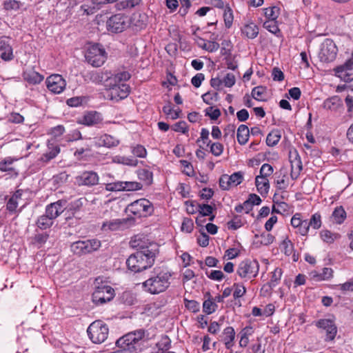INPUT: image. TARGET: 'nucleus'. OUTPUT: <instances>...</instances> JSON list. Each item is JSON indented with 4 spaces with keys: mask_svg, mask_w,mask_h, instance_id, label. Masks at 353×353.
I'll list each match as a JSON object with an SVG mask.
<instances>
[{
    "mask_svg": "<svg viewBox=\"0 0 353 353\" xmlns=\"http://www.w3.org/2000/svg\"><path fill=\"white\" fill-rule=\"evenodd\" d=\"M130 244L138 250L127 259L128 269L134 272H139L150 268L159 253V245L148 240L143 241L137 236L130 241Z\"/></svg>",
    "mask_w": 353,
    "mask_h": 353,
    "instance_id": "f257e3e1",
    "label": "nucleus"
},
{
    "mask_svg": "<svg viewBox=\"0 0 353 353\" xmlns=\"http://www.w3.org/2000/svg\"><path fill=\"white\" fill-rule=\"evenodd\" d=\"M172 274L166 269L156 268L149 278L143 283L144 290L151 294H158L165 292L170 285Z\"/></svg>",
    "mask_w": 353,
    "mask_h": 353,
    "instance_id": "f03ea898",
    "label": "nucleus"
},
{
    "mask_svg": "<svg viewBox=\"0 0 353 353\" xmlns=\"http://www.w3.org/2000/svg\"><path fill=\"white\" fill-rule=\"evenodd\" d=\"M148 341V334L143 329H139L129 332L119 338L116 345L123 352H141L144 347V344Z\"/></svg>",
    "mask_w": 353,
    "mask_h": 353,
    "instance_id": "7ed1b4c3",
    "label": "nucleus"
},
{
    "mask_svg": "<svg viewBox=\"0 0 353 353\" xmlns=\"http://www.w3.org/2000/svg\"><path fill=\"white\" fill-rule=\"evenodd\" d=\"M114 289L107 285L102 283L100 278L95 279V290L92 294V301L97 305H102L110 301L114 297Z\"/></svg>",
    "mask_w": 353,
    "mask_h": 353,
    "instance_id": "20e7f679",
    "label": "nucleus"
},
{
    "mask_svg": "<svg viewBox=\"0 0 353 353\" xmlns=\"http://www.w3.org/2000/svg\"><path fill=\"white\" fill-rule=\"evenodd\" d=\"M259 271V263L256 260L245 259L241 261L236 268V274L245 281L256 277Z\"/></svg>",
    "mask_w": 353,
    "mask_h": 353,
    "instance_id": "39448f33",
    "label": "nucleus"
},
{
    "mask_svg": "<svg viewBox=\"0 0 353 353\" xmlns=\"http://www.w3.org/2000/svg\"><path fill=\"white\" fill-rule=\"evenodd\" d=\"M88 335L94 343H101L108 338L109 329L102 321L92 322L87 330Z\"/></svg>",
    "mask_w": 353,
    "mask_h": 353,
    "instance_id": "423d86ee",
    "label": "nucleus"
},
{
    "mask_svg": "<svg viewBox=\"0 0 353 353\" xmlns=\"http://www.w3.org/2000/svg\"><path fill=\"white\" fill-rule=\"evenodd\" d=\"M85 57L86 61L92 66L100 67L105 62L107 54L101 46L95 43L88 48Z\"/></svg>",
    "mask_w": 353,
    "mask_h": 353,
    "instance_id": "0eeeda50",
    "label": "nucleus"
},
{
    "mask_svg": "<svg viewBox=\"0 0 353 353\" xmlns=\"http://www.w3.org/2000/svg\"><path fill=\"white\" fill-rule=\"evenodd\" d=\"M105 86L107 87L106 98L115 102L125 99L130 92V86L126 83L107 82Z\"/></svg>",
    "mask_w": 353,
    "mask_h": 353,
    "instance_id": "6e6552de",
    "label": "nucleus"
},
{
    "mask_svg": "<svg viewBox=\"0 0 353 353\" xmlns=\"http://www.w3.org/2000/svg\"><path fill=\"white\" fill-rule=\"evenodd\" d=\"M127 210L137 217H145L152 214L154 207L149 200L140 199L129 204Z\"/></svg>",
    "mask_w": 353,
    "mask_h": 353,
    "instance_id": "1a4fd4ad",
    "label": "nucleus"
},
{
    "mask_svg": "<svg viewBox=\"0 0 353 353\" xmlns=\"http://www.w3.org/2000/svg\"><path fill=\"white\" fill-rule=\"evenodd\" d=\"M101 247V241L96 239L74 242L70 245L71 251L77 255H82L97 250Z\"/></svg>",
    "mask_w": 353,
    "mask_h": 353,
    "instance_id": "9d476101",
    "label": "nucleus"
},
{
    "mask_svg": "<svg viewBox=\"0 0 353 353\" xmlns=\"http://www.w3.org/2000/svg\"><path fill=\"white\" fill-rule=\"evenodd\" d=\"M337 51V47L334 41L326 39L321 45L318 56L321 62L329 63L335 59Z\"/></svg>",
    "mask_w": 353,
    "mask_h": 353,
    "instance_id": "9b49d317",
    "label": "nucleus"
},
{
    "mask_svg": "<svg viewBox=\"0 0 353 353\" xmlns=\"http://www.w3.org/2000/svg\"><path fill=\"white\" fill-rule=\"evenodd\" d=\"M129 26L128 17L123 14L111 16L106 21L107 30L113 33L121 32Z\"/></svg>",
    "mask_w": 353,
    "mask_h": 353,
    "instance_id": "f8f14e48",
    "label": "nucleus"
},
{
    "mask_svg": "<svg viewBox=\"0 0 353 353\" xmlns=\"http://www.w3.org/2000/svg\"><path fill=\"white\" fill-rule=\"evenodd\" d=\"M314 323L318 328L325 332V341H332L334 340L337 334V327L333 320L321 319L316 321Z\"/></svg>",
    "mask_w": 353,
    "mask_h": 353,
    "instance_id": "ddd939ff",
    "label": "nucleus"
},
{
    "mask_svg": "<svg viewBox=\"0 0 353 353\" xmlns=\"http://www.w3.org/2000/svg\"><path fill=\"white\" fill-rule=\"evenodd\" d=\"M47 88L54 94H60L65 88L66 81L59 74H51L46 80Z\"/></svg>",
    "mask_w": 353,
    "mask_h": 353,
    "instance_id": "4468645a",
    "label": "nucleus"
},
{
    "mask_svg": "<svg viewBox=\"0 0 353 353\" xmlns=\"http://www.w3.org/2000/svg\"><path fill=\"white\" fill-rule=\"evenodd\" d=\"M90 146L113 148L119 144V140L110 134H103L98 137L90 139Z\"/></svg>",
    "mask_w": 353,
    "mask_h": 353,
    "instance_id": "2eb2a0df",
    "label": "nucleus"
},
{
    "mask_svg": "<svg viewBox=\"0 0 353 353\" xmlns=\"http://www.w3.org/2000/svg\"><path fill=\"white\" fill-rule=\"evenodd\" d=\"M99 177L94 171H85L76 177L79 185L93 186L99 183Z\"/></svg>",
    "mask_w": 353,
    "mask_h": 353,
    "instance_id": "dca6fc26",
    "label": "nucleus"
},
{
    "mask_svg": "<svg viewBox=\"0 0 353 353\" xmlns=\"http://www.w3.org/2000/svg\"><path fill=\"white\" fill-rule=\"evenodd\" d=\"M336 72L344 81L347 82L353 80V53L351 58L344 65L336 69Z\"/></svg>",
    "mask_w": 353,
    "mask_h": 353,
    "instance_id": "f3484780",
    "label": "nucleus"
},
{
    "mask_svg": "<svg viewBox=\"0 0 353 353\" xmlns=\"http://www.w3.org/2000/svg\"><path fill=\"white\" fill-rule=\"evenodd\" d=\"M102 121L103 117L101 113L97 111H90L85 112L77 122L84 125L92 126L101 123Z\"/></svg>",
    "mask_w": 353,
    "mask_h": 353,
    "instance_id": "a211bd4d",
    "label": "nucleus"
},
{
    "mask_svg": "<svg viewBox=\"0 0 353 353\" xmlns=\"http://www.w3.org/2000/svg\"><path fill=\"white\" fill-rule=\"evenodd\" d=\"M65 201H57L46 206V214L52 220L57 218L65 209Z\"/></svg>",
    "mask_w": 353,
    "mask_h": 353,
    "instance_id": "6ab92c4d",
    "label": "nucleus"
},
{
    "mask_svg": "<svg viewBox=\"0 0 353 353\" xmlns=\"http://www.w3.org/2000/svg\"><path fill=\"white\" fill-rule=\"evenodd\" d=\"M310 279L316 282L329 280L333 276V270L330 268H323L314 270L309 273Z\"/></svg>",
    "mask_w": 353,
    "mask_h": 353,
    "instance_id": "aec40b11",
    "label": "nucleus"
},
{
    "mask_svg": "<svg viewBox=\"0 0 353 353\" xmlns=\"http://www.w3.org/2000/svg\"><path fill=\"white\" fill-rule=\"evenodd\" d=\"M290 161L291 163L290 176L293 180H295L299 176L300 172L303 168L301 157L296 151H295L294 154H292L290 156Z\"/></svg>",
    "mask_w": 353,
    "mask_h": 353,
    "instance_id": "412c9836",
    "label": "nucleus"
},
{
    "mask_svg": "<svg viewBox=\"0 0 353 353\" xmlns=\"http://www.w3.org/2000/svg\"><path fill=\"white\" fill-rule=\"evenodd\" d=\"M343 106L341 99L338 96L327 98L323 101V108L325 110L336 112Z\"/></svg>",
    "mask_w": 353,
    "mask_h": 353,
    "instance_id": "4be33fe9",
    "label": "nucleus"
},
{
    "mask_svg": "<svg viewBox=\"0 0 353 353\" xmlns=\"http://www.w3.org/2000/svg\"><path fill=\"white\" fill-rule=\"evenodd\" d=\"M0 57L3 61H9L13 59L12 48L4 38L0 39Z\"/></svg>",
    "mask_w": 353,
    "mask_h": 353,
    "instance_id": "5701e85b",
    "label": "nucleus"
},
{
    "mask_svg": "<svg viewBox=\"0 0 353 353\" xmlns=\"http://www.w3.org/2000/svg\"><path fill=\"white\" fill-rule=\"evenodd\" d=\"M22 76L26 81L32 85L39 84L44 79L43 75L33 70H26Z\"/></svg>",
    "mask_w": 353,
    "mask_h": 353,
    "instance_id": "b1692460",
    "label": "nucleus"
},
{
    "mask_svg": "<svg viewBox=\"0 0 353 353\" xmlns=\"http://www.w3.org/2000/svg\"><path fill=\"white\" fill-rule=\"evenodd\" d=\"M243 36L249 39H255L259 34V27L254 22L245 23L241 28Z\"/></svg>",
    "mask_w": 353,
    "mask_h": 353,
    "instance_id": "393cba45",
    "label": "nucleus"
},
{
    "mask_svg": "<svg viewBox=\"0 0 353 353\" xmlns=\"http://www.w3.org/2000/svg\"><path fill=\"white\" fill-rule=\"evenodd\" d=\"M255 185L257 191L262 196L268 194L270 187L268 179L257 175L255 178Z\"/></svg>",
    "mask_w": 353,
    "mask_h": 353,
    "instance_id": "a878e982",
    "label": "nucleus"
},
{
    "mask_svg": "<svg viewBox=\"0 0 353 353\" xmlns=\"http://www.w3.org/2000/svg\"><path fill=\"white\" fill-rule=\"evenodd\" d=\"M223 341L225 344V348L231 350L234 345V341L235 339V331L232 327H227L223 332Z\"/></svg>",
    "mask_w": 353,
    "mask_h": 353,
    "instance_id": "bb28decb",
    "label": "nucleus"
},
{
    "mask_svg": "<svg viewBox=\"0 0 353 353\" xmlns=\"http://www.w3.org/2000/svg\"><path fill=\"white\" fill-rule=\"evenodd\" d=\"M254 330L252 326H246L243 328L239 333V346L241 347H245L249 343V337L252 336Z\"/></svg>",
    "mask_w": 353,
    "mask_h": 353,
    "instance_id": "cd10ccee",
    "label": "nucleus"
},
{
    "mask_svg": "<svg viewBox=\"0 0 353 353\" xmlns=\"http://www.w3.org/2000/svg\"><path fill=\"white\" fill-rule=\"evenodd\" d=\"M250 136V130L247 125L241 124L239 126L237 129V141L240 145H245L248 139Z\"/></svg>",
    "mask_w": 353,
    "mask_h": 353,
    "instance_id": "c85d7f7f",
    "label": "nucleus"
},
{
    "mask_svg": "<svg viewBox=\"0 0 353 353\" xmlns=\"http://www.w3.org/2000/svg\"><path fill=\"white\" fill-rule=\"evenodd\" d=\"M131 75L128 72L122 71L111 75L107 76V82H112L114 83H123V81H126L130 79Z\"/></svg>",
    "mask_w": 353,
    "mask_h": 353,
    "instance_id": "c756f323",
    "label": "nucleus"
},
{
    "mask_svg": "<svg viewBox=\"0 0 353 353\" xmlns=\"http://www.w3.org/2000/svg\"><path fill=\"white\" fill-rule=\"evenodd\" d=\"M112 162L129 166L135 167L138 164V160L132 157L117 155L112 157Z\"/></svg>",
    "mask_w": 353,
    "mask_h": 353,
    "instance_id": "7c9ffc66",
    "label": "nucleus"
},
{
    "mask_svg": "<svg viewBox=\"0 0 353 353\" xmlns=\"http://www.w3.org/2000/svg\"><path fill=\"white\" fill-rule=\"evenodd\" d=\"M282 273V270L281 268H276L272 273L270 281L268 283L262 287V290L265 288H269L270 290H272L275 288L281 279Z\"/></svg>",
    "mask_w": 353,
    "mask_h": 353,
    "instance_id": "2f4dec72",
    "label": "nucleus"
},
{
    "mask_svg": "<svg viewBox=\"0 0 353 353\" xmlns=\"http://www.w3.org/2000/svg\"><path fill=\"white\" fill-rule=\"evenodd\" d=\"M138 178L145 185H150L153 181V174L146 168L139 169L137 172Z\"/></svg>",
    "mask_w": 353,
    "mask_h": 353,
    "instance_id": "473e14b6",
    "label": "nucleus"
},
{
    "mask_svg": "<svg viewBox=\"0 0 353 353\" xmlns=\"http://www.w3.org/2000/svg\"><path fill=\"white\" fill-rule=\"evenodd\" d=\"M263 28L277 37L281 36V30L278 27L276 20H266L263 23Z\"/></svg>",
    "mask_w": 353,
    "mask_h": 353,
    "instance_id": "72a5a7b5",
    "label": "nucleus"
},
{
    "mask_svg": "<svg viewBox=\"0 0 353 353\" xmlns=\"http://www.w3.org/2000/svg\"><path fill=\"white\" fill-rule=\"evenodd\" d=\"M53 224V220L46 213L40 216L37 221V225L41 230H46L50 228Z\"/></svg>",
    "mask_w": 353,
    "mask_h": 353,
    "instance_id": "f704fd0d",
    "label": "nucleus"
},
{
    "mask_svg": "<svg viewBox=\"0 0 353 353\" xmlns=\"http://www.w3.org/2000/svg\"><path fill=\"white\" fill-rule=\"evenodd\" d=\"M281 137V135L279 130H272L267 136L266 143L268 146L273 147L279 142Z\"/></svg>",
    "mask_w": 353,
    "mask_h": 353,
    "instance_id": "c9c22d12",
    "label": "nucleus"
},
{
    "mask_svg": "<svg viewBox=\"0 0 353 353\" xmlns=\"http://www.w3.org/2000/svg\"><path fill=\"white\" fill-rule=\"evenodd\" d=\"M49 234L46 232L38 233L32 238V243L37 248H41L48 241Z\"/></svg>",
    "mask_w": 353,
    "mask_h": 353,
    "instance_id": "e433bc0d",
    "label": "nucleus"
},
{
    "mask_svg": "<svg viewBox=\"0 0 353 353\" xmlns=\"http://www.w3.org/2000/svg\"><path fill=\"white\" fill-rule=\"evenodd\" d=\"M255 239H258L256 243L268 245L273 243L274 236L270 233L263 232L260 235L256 234Z\"/></svg>",
    "mask_w": 353,
    "mask_h": 353,
    "instance_id": "4c0bfd02",
    "label": "nucleus"
},
{
    "mask_svg": "<svg viewBox=\"0 0 353 353\" xmlns=\"http://www.w3.org/2000/svg\"><path fill=\"white\" fill-rule=\"evenodd\" d=\"M346 218V212L342 206L336 208L332 213L333 221L336 223H342Z\"/></svg>",
    "mask_w": 353,
    "mask_h": 353,
    "instance_id": "58836bf2",
    "label": "nucleus"
},
{
    "mask_svg": "<svg viewBox=\"0 0 353 353\" xmlns=\"http://www.w3.org/2000/svg\"><path fill=\"white\" fill-rule=\"evenodd\" d=\"M140 0H123L116 3V8L119 10L131 9L138 5Z\"/></svg>",
    "mask_w": 353,
    "mask_h": 353,
    "instance_id": "ea45409f",
    "label": "nucleus"
},
{
    "mask_svg": "<svg viewBox=\"0 0 353 353\" xmlns=\"http://www.w3.org/2000/svg\"><path fill=\"white\" fill-rule=\"evenodd\" d=\"M22 5L21 1L17 0H5L3 2V9L6 11H17Z\"/></svg>",
    "mask_w": 353,
    "mask_h": 353,
    "instance_id": "a19ab883",
    "label": "nucleus"
},
{
    "mask_svg": "<svg viewBox=\"0 0 353 353\" xmlns=\"http://www.w3.org/2000/svg\"><path fill=\"white\" fill-rule=\"evenodd\" d=\"M264 14L267 20H276L280 14V8L277 6L266 8Z\"/></svg>",
    "mask_w": 353,
    "mask_h": 353,
    "instance_id": "79ce46f5",
    "label": "nucleus"
},
{
    "mask_svg": "<svg viewBox=\"0 0 353 353\" xmlns=\"http://www.w3.org/2000/svg\"><path fill=\"white\" fill-rule=\"evenodd\" d=\"M233 297L235 300L243 297L246 293V288L243 283H234L232 285Z\"/></svg>",
    "mask_w": 353,
    "mask_h": 353,
    "instance_id": "37998d69",
    "label": "nucleus"
},
{
    "mask_svg": "<svg viewBox=\"0 0 353 353\" xmlns=\"http://www.w3.org/2000/svg\"><path fill=\"white\" fill-rule=\"evenodd\" d=\"M223 19L225 26L227 28H230L232 26L234 16L231 8L227 6L224 9Z\"/></svg>",
    "mask_w": 353,
    "mask_h": 353,
    "instance_id": "c03bdc74",
    "label": "nucleus"
},
{
    "mask_svg": "<svg viewBox=\"0 0 353 353\" xmlns=\"http://www.w3.org/2000/svg\"><path fill=\"white\" fill-rule=\"evenodd\" d=\"M217 305L211 299L205 300L203 303V310L208 314H211L216 311Z\"/></svg>",
    "mask_w": 353,
    "mask_h": 353,
    "instance_id": "a18cd8bd",
    "label": "nucleus"
},
{
    "mask_svg": "<svg viewBox=\"0 0 353 353\" xmlns=\"http://www.w3.org/2000/svg\"><path fill=\"white\" fill-rule=\"evenodd\" d=\"M207 145L210 146V152L215 157H219L223 152V145L219 142L212 143L210 141Z\"/></svg>",
    "mask_w": 353,
    "mask_h": 353,
    "instance_id": "49530a36",
    "label": "nucleus"
},
{
    "mask_svg": "<svg viewBox=\"0 0 353 353\" xmlns=\"http://www.w3.org/2000/svg\"><path fill=\"white\" fill-rule=\"evenodd\" d=\"M143 185L137 181H123V191H135L141 190Z\"/></svg>",
    "mask_w": 353,
    "mask_h": 353,
    "instance_id": "de8ad7c7",
    "label": "nucleus"
},
{
    "mask_svg": "<svg viewBox=\"0 0 353 353\" xmlns=\"http://www.w3.org/2000/svg\"><path fill=\"white\" fill-rule=\"evenodd\" d=\"M309 227H312L314 230H317L321 226V217L318 213L314 214L310 221H307Z\"/></svg>",
    "mask_w": 353,
    "mask_h": 353,
    "instance_id": "09e8293b",
    "label": "nucleus"
},
{
    "mask_svg": "<svg viewBox=\"0 0 353 353\" xmlns=\"http://www.w3.org/2000/svg\"><path fill=\"white\" fill-rule=\"evenodd\" d=\"M105 189L109 192L123 191V181H115L105 184Z\"/></svg>",
    "mask_w": 353,
    "mask_h": 353,
    "instance_id": "8fccbe9b",
    "label": "nucleus"
},
{
    "mask_svg": "<svg viewBox=\"0 0 353 353\" xmlns=\"http://www.w3.org/2000/svg\"><path fill=\"white\" fill-rule=\"evenodd\" d=\"M281 248L283 250L284 253L287 256H290L293 253L294 246L292 241L286 238L284 239L281 244Z\"/></svg>",
    "mask_w": 353,
    "mask_h": 353,
    "instance_id": "3c124183",
    "label": "nucleus"
},
{
    "mask_svg": "<svg viewBox=\"0 0 353 353\" xmlns=\"http://www.w3.org/2000/svg\"><path fill=\"white\" fill-rule=\"evenodd\" d=\"M234 133L235 127L233 125H228L224 129L223 138L225 141H234Z\"/></svg>",
    "mask_w": 353,
    "mask_h": 353,
    "instance_id": "603ef678",
    "label": "nucleus"
},
{
    "mask_svg": "<svg viewBox=\"0 0 353 353\" xmlns=\"http://www.w3.org/2000/svg\"><path fill=\"white\" fill-rule=\"evenodd\" d=\"M243 174L241 172H236L229 175V180L232 186H237L242 183Z\"/></svg>",
    "mask_w": 353,
    "mask_h": 353,
    "instance_id": "864d4df0",
    "label": "nucleus"
},
{
    "mask_svg": "<svg viewBox=\"0 0 353 353\" xmlns=\"http://www.w3.org/2000/svg\"><path fill=\"white\" fill-rule=\"evenodd\" d=\"M14 162V160L11 157H6L3 160L0 161V170L1 172L11 171L13 168L11 167Z\"/></svg>",
    "mask_w": 353,
    "mask_h": 353,
    "instance_id": "5fc2aeb1",
    "label": "nucleus"
},
{
    "mask_svg": "<svg viewBox=\"0 0 353 353\" xmlns=\"http://www.w3.org/2000/svg\"><path fill=\"white\" fill-rule=\"evenodd\" d=\"M273 167L268 163H264L260 168L259 176H261L268 179L273 174Z\"/></svg>",
    "mask_w": 353,
    "mask_h": 353,
    "instance_id": "6e6d98bb",
    "label": "nucleus"
},
{
    "mask_svg": "<svg viewBox=\"0 0 353 353\" xmlns=\"http://www.w3.org/2000/svg\"><path fill=\"white\" fill-rule=\"evenodd\" d=\"M265 92V88L263 86H256L252 90V97L258 101L263 100V96Z\"/></svg>",
    "mask_w": 353,
    "mask_h": 353,
    "instance_id": "4d7b16f0",
    "label": "nucleus"
},
{
    "mask_svg": "<svg viewBox=\"0 0 353 353\" xmlns=\"http://www.w3.org/2000/svg\"><path fill=\"white\" fill-rule=\"evenodd\" d=\"M131 151L134 156L139 158H144L147 154L146 149L141 145H137L132 147Z\"/></svg>",
    "mask_w": 353,
    "mask_h": 353,
    "instance_id": "13d9d810",
    "label": "nucleus"
},
{
    "mask_svg": "<svg viewBox=\"0 0 353 353\" xmlns=\"http://www.w3.org/2000/svg\"><path fill=\"white\" fill-rule=\"evenodd\" d=\"M171 128L175 132H181L183 134L188 131L187 123L184 121H180L174 123L172 125Z\"/></svg>",
    "mask_w": 353,
    "mask_h": 353,
    "instance_id": "bf43d9fd",
    "label": "nucleus"
},
{
    "mask_svg": "<svg viewBox=\"0 0 353 353\" xmlns=\"http://www.w3.org/2000/svg\"><path fill=\"white\" fill-rule=\"evenodd\" d=\"M198 212L199 214L203 216H210L213 212V208L208 204L198 205Z\"/></svg>",
    "mask_w": 353,
    "mask_h": 353,
    "instance_id": "052dcab7",
    "label": "nucleus"
},
{
    "mask_svg": "<svg viewBox=\"0 0 353 353\" xmlns=\"http://www.w3.org/2000/svg\"><path fill=\"white\" fill-rule=\"evenodd\" d=\"M321 239L327 243L334 242L336 235L329 230H322L320 233Z\"/></svg>",
    "mask_w": 353,
    "mask_h": 353,
    "instance_id": "680f3d73",
    "label": "nucleus"
},
{
    "mask_svg": "<svg viewBox=\"0 0 353 353\" xmlns=\"http://www.w3.org/2000/svg\"><path fill=\"white\" fill-rule=\"evenodd\" d=\"M60 152V148L57 146L52 148L49 152L43 154L42 159L45 161H48L54 159Z\"/></svg>",
    "mask_w": 353,
    "mask_h": 353,
    "instance_id": "e2e57ef3",
    "label": "nucleus"
},
{
    "mask_svg": "<svg viewBox=\"0 0 353 353\" xmlns=\"http://www.w3.org/2000/svg\"><path fill=\"white\" fill-rule=\"evenodd\" d=\"M222 80L223 85L227 88L232 87L236 82L235 76L232 73H228Z\"/></svg>",
    "mask_w": 353,
    "mask_h": 353,
    "instance_id": "0e129e2a",
    "label": "nucleus"
},
{
    "mask_svg": "<svg viewBox=\"0 0 353 353\" xmlns=\"http://www.w3.org/2000/svg\"><path fill=\"white\" fill-rule=\"evenodd\" d=\"M194 228L193 221L190 218H184L181 225L182 231L190 233Z\"/></svg>",
    "mask_w": 353,
    "mask_h": 353,
    "instance_id": "69168bd1",
    "label": "nucleus"
},
{
    "mask_svg": "<svg viewBox=\"0 0 353 353\" xmlns=\"http://www.w3.org/2000/svg\"><path fill=\"white\" fill-rule=\"evenodd\" d=\"M185 307L192 312H197L200 308L199 303L194 300L189 301L185 299Z\"/></svg>",
    "mask_w": 353,
    "mask_h": 353,
    "instance_id": "338daca9",
    "label": "nucleus"
},
{
    "mask_svg": "<svg viewBox=\"0 0 353 353\" xmlns=\"http://www.w3.org/2000/svg\"><path fill=\"white\" fill-rule=\"evenodd\" d=\"M205 115L212 120H216L220 117L221 112L218 108L214 109L212 107H210L205 110Z\"/></svg>",
    "mask_w": 353,
    "mask_h": 353,
    "instance_id": "774afa93",
    "label": "nucleus"
}]
</instances>
